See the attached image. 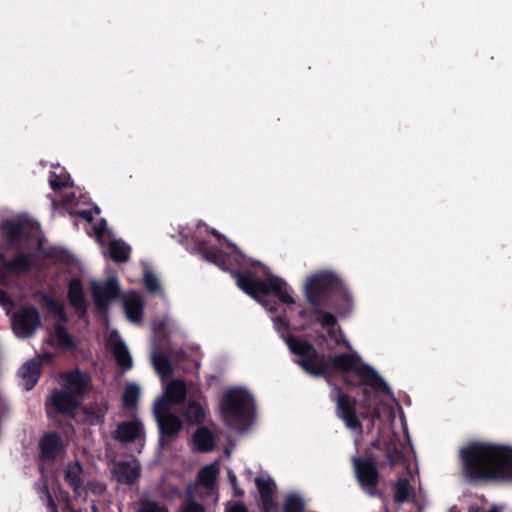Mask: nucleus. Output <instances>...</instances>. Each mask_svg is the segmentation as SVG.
Wrapping results in <instances>:
<instances>
[{
    "instance_id": "052dcab7",
    "label": "nucleus",
    "mask_w": 512,
    "mask_h": 512,
    "mask_svg": "<svg viewBox=\"0 0 512 512\" xmlns=\"http://www.w3.org/2000/svg\"><path fill=\"white\" fill-rule=\"evenodd\" d=\"M47 491H50L49 487L46 483H44L43 486L41 487V493L44 494L45 497H47Z\"/></svg>"
},
{
    "instance_id": "e2e57ef3",
    "label": "nucleus",
    "mask_w": 512,
    "mask_h": 512,
    "mask_svg": "<svg viewBox=\"0 0 512 512\" xmlns=\"http://www.w3.org/2000/svg\"><path fill=\"white\" fill-rule=\"evenodd\" d=\"M486 512H501L497 506H493L491 509H489Z\"/></svg>"
},
{
    "instance_id": "5fc2aeb1",
    "label": "nucleus",
    "mask_w": 512,
    "mask_h": 512,
    "mask_svg": "<svg viewBox=\"0 0 512 512\" xmlns=\"http://www.w3.org/2000/svg\"><path fill=\"white\" fill-rule=\"evenodd\" d=\"M228 476H229V480H230L231 485L235 489V494L238 495V496L243 495V491H238L237 490V487H236V485H237V477L232 472H229Z\"/></svg>"
},
{
    "instance_id": "473e14b6",
    "label": "nucleus",
    "mask_w": 512,
    "mask_h": 512,
    "mask_svg": "<svg viewBox=\"0 0 512 512\" xmlns=\"http://www.w3.org/2000/svg\"><path fill=\"white\" fill-rule=\"evenodd\" d=\"M140 396V388L136 384H127L123 395L122 403L126 409L136 408Z\"/></svg>"
},
{
    "instance_id": "f257e3e1",
    "label": "nucleus",
    "mask_w": 512,
    "mask_h": 512,
    "mask_svg": "<svg viewBox=\"0 0 512 512\" xmlns=\"http://www.w3.org/2000/svg\"><path fill=\"white\" fill-rule=\"evenodd\" d=\"M285 342L296 357V363L301 369L313 377H326L330 383V372L336 370L344 374L343 381L347 387H357L348 374L353 372L359 379V385L370 386L375 391L392 396L393 393L388 384L370 365L361 362L360 356L354 353H339L335 355L320 354L307 340L301 337L288 335Z\"/></svg>"
},
{
    "instance_id": "79ce46f5",
    "label": "nucleus",
    "mask_w": 512,
    "mask_h": 512,
    "mask_svg": "<svg viewBox=\"0 0 512 512\" xmlns=\"http://www.w3.org/2000/svg\"><path fill=\"white\" fill-rule=\"evenodd\" d=\"M137 512H169L168 508L155 500H143Z\"/></svg>"
},
{
    "instance_id": "c85d7f7f",
    "label": "nucleus",
    "mask_w": 512,
    "mask_h": 512,
    "mask_svg": "<svg viewBox=\"0 0 512 512\" xmlns=\"http://www.w3.org/2000/svg\"><path fill=\"white\" fill-rule=\"evenodd\" d=\"M108 411L107 403H95L85 408L84 414L90 425H101L104 423Z\"/></svg>"
},
{
    "instance_id": "393cba45",
    "label": "nucleus",
    "mask_w": 512,
    "mask_h": 512,
    "mask_svg": "<svg viewBox=\"0 0 512 512\" xmlns=\"http://www.w3.org/2000/svg\"><path fill=\"white\" fill-rule=\"evenodd\" d=\"M108 251L115 263H125L130 259L131 247L121 239L111 240Z\"/></svg>"
},
{
    "instance_id": "13d9d810",
    "label": "nucleus",
    "mask_w": 512,
    "mask_h": 512,
    "mask_svg": "<svg viewBox=\"0 0 512 512\" xmlns=\"http://www.w3.org/2000/svg\"><path fill=\"white\" fill-rule=\"evenodd\" d=\"M56 317L63 323L68 321V316L65 309L61 311L58 315H56Z\"/></svg>"
},
{
    "instance_id": "aec40b11",
    "label": "nucleus",
    "mask_w": 512,
    "mask_h": 512,
    "mask_svg": "<svg viewBox=\"0 0 512 512\" xmlns=\"http://www.w3.org/2000/svg\"><path fill=\"white\" fill-rule=\"evenodd\" d=\"M198 253L208 262L219 266L223 270H229L227 267V259L229 256L216 247H210L205 240H199L195 243Z\"/></svg>"
},
{
    "instance_id": "4c0bfd02",
    "label": "nucleus",
    "mask_w": 512,
    "mask_h": 512,
    "mask_svg": "<svg viewBox=\"0 0 512 512\" xmlns=\"http://www.w3.org/2000/svg\"><path fill=\"white\" fill-rule=\"evenodd\" d=\"M153 364L160 374L167 375L172 372L171 361L165 354H155L153 356Z\"/></svg>"
},
{
    "instance_id": "0e129e2a",
    "label": "nucleus",
    "mask_w": 512,
    "mask_h": 512,
    "mask_svg": "<svg viewBox=\"0 0 512 512\" xmlns=\"http://www.w3.org/2000/svg\"><path fill=\"white\" fill-rule=\"evenodd\" d=\"M373 417H374V418H379V417H380V413H379V411H378V410H374V411H373Z\"/></svg>"
},
{
    "instance_id": "864d4df0",
    "label": "nucleus",
    "mask_w": 512,
    "mask_h": 512,
    "mask_svg": "<svg viewBox=\"0 0 512 512\" xmlns=\"http://www.w3.org/2000/svg\"><path fill=\"white\" fill-rule=\"evenodd\" d=\"M289 319L286 317V315H283V316H278L276 319H275V324L277 326H281L283 328H288L289 327Z\"/></svg>"
},
{
    "instance_id": "338daca9",
    "label": "nucleus",
    "mask_w": 512,
    "mask_h": 512,
    "mask_svg": "<svg viewBox=\"0 0 512 512\" xmlns=\"http://www.w3.org/2000/svg\"><path fill=\"white\" fill-rule=\"evenodd\" d=\"M49 512H58V508H54L52 510H49Z\"/></svg>"
},
{
    "instance_id": "f704fd0d",
    "label": "nucleus",
    "mask_w": 512,
    "mask_h": 512,
    "mask_svg": "<svg viewBox=\"0 0 512 512\" xmlns=\"http://www.w3.org/2000/svg\"><path fill=\"white\" fill-rule=\"evenodd\" d=\"M283 512H305V503L302 497L294 493L287 495Z\"/></svg>"
},
{
    "instance_id": "e433bc0d",
    "label": "nucleus",
    "mask_w": 512,
    "mask_h": 512,
    "mask_svg": "<svg viewBox=\"0 0 512 512\" xmlns=\"http://www.w3.org/2000/svg\"><path fill=\"white\" fill-rule=\"evenodd\" d=\"M171 402L166 396L159 397L153 405V414L158 421L159 419L165 418L167 415H173L170 412Z\"/></svg>"
},
{
    "instance_id": "5701e85b",
    "label": "nucleus",
    "mask_w": 512,
    "mask_h": 512,
    "mask_svg": "<svg viewBox=\"0 0 512 512\" xmlns=\"http://www.w3.org/2000/svg\"><path fill=\"white\" fill-rule=\"evenodd\" d=\"M82 474L83 467L79 461L68 463L64 473V480L76 495H80V491L83 487Z\"/></svg>"
},
{
    "instance_id": "0eeeda50",
    "label": "nucleus",
    "mask_w": 512,
    "mask_h": 512,
    "mask_svg": "<svg viewBox=\"0 0 512 512\" xmlns=\"http://www.w3.org/2000/svg\"><path fill=\"white\" fill-rule=\"evenodd\" d=\"M332 398L336 401V415L344 421L346 427L362 431V423L356 410L357 400L344 393L336 384H333Z\"/></svg>"
},
{
    "instance_id": "de8ad7c7",
    "label": "nucleus",
    "mask_w": 512,
    "mask_h": 512,
    "mask_svg": "<svg viewBox=\"0 0 512 512\" xmlns=\"http://www.w3.org/2000/svg\"><path fill=\"white\" fill-rule=\"evenodd\" d=\"M107 230V222L105 219H100L95 225H94V233L97 237H103L105 232Z\"/></svg>"
},
{
    "instance_id": "1a4fd4ad",
    "label": "nucleus",
    "mask_w": 512,
    "mask_h": 512,
    "mask_svg": "<svg viewBox=\"0 0 512 512\" xmlns=\"http://www.w3.org/2000/svg\"><path fill=\"white\" fill-rule=\"evenodd\" d=\"M81 403V399H77L70 391L62 388L52 391L45 402V406L48 415H50V410L53 409L56 414L72 417Z\"/></svg>"
},
{
    "instance_id": "b1692460",
    "label": "nucleus",
    "mask_w": 512,
    "mask_h": 512,
    "mask_svg": "<svg viewBox=\"0 0 512 512\" xmlns=\"http://www.w3.org/2000/svg\"><path fill=\"white\" fill-rule=\"evenodd\" d=\"M195 449L201 453L211 452L215 447V437L205 426L196 429L192 436Z\"/></svg>"
},
{
    "instance_id": "ea45409f",
    "label": "nucleus",
    "mask_w": 512,
    "mask_h": 512,
    "mask_svg": "<svg viewBox=\"0 0 512 512\" xmlns=\"http://www.w3.org/2000/svg\"><path fill=\"white\" fill-rule=\"evenodd\" d=\"M39 300L45 304L48 310L55 316L65 309L62 303L47 293H39Z\"/></svg>"
},
{
    "instance_id": "2eb2a0df",
    "label": "nucleus",
    "mask_w": 512,
    "mask_h": 512,
    "mask_svg": "<svg viewBox=\"0 0 512 512\" xmlns=\"http://www.w3.org/2000/svg\"><path fill=\"white\" fill-rule=\"evenodd\" d=\"M112 473L118 483L133 485L141 476V467L138 463L118 461L115 463Z\"/></svg>"
},
{
    "instance_id": "c756f323",
    "label": "nucleus",
    "mask_w": 512,
    "mask_h": 512,
    "mask_svg": "<svg viewBox=\"0 0 512 512\" xmlns=\"http://www.w3.org/2000/svg\"><path fill=\"white\" fill-rule=\"evenodd\" d=\"M4 227L8 243L11 246L19 244L23 239L24 225L17 221H6Z\"/></svg>"
},
{
    "instance_id": "4be33fe9",
    "label": "nucleus",
    "mask_w": 512,
    "mask_h": 512,
    "mask_svg": "<svg viewBox=\"0 0 512 512\" xmlns=\"http://www.w3.org/2000/svg\"><path fill=\"white\" fill-rule=\"evenodd\" d=\"M19 375L25 382V389L27 391L33 389L41 375V362L37 359L28 360L19 369Z\"/></svg>"
},
{
    "instance_id": "c9c22d12",
    "label": "nucleus",
    "mask_w": 512,
    "mask_h": 512,
    "mask_svg": "<svg viewBox=\"0 0 512 512\" xmlns=\"http://www.w3.org/2000/svg\"><path fill=\"white\" fill-rule=\"evenodd\" d=\"M143 285L151 294H163L158 277L151 271L146 270L143 275Z\"/></svg>"
},
{
    "instance_id": "4d7b16f0",
    "label": "nucleus",
    "mask_w": 512,
    "mask_h": 512,
    "mask_svg": "<svg viewBox=\"0 0 512 512\" xmlns=\"http://www.w3.org/2000/svg\"><path fill=\"white\" fill-rule=\"evenodd\" d=\"M46 500H47V507L49 510L57 508V505H56L54 498H53L52 494L50 493V491H47Z\"/></svg>"
},
{
    "instance_id": "412c9836",
    "label": "nucleus",
    "mask_w": 512,
    "mask_h": 512,
    "mask_svg": "<svg viewBox=\"0 0 512 512\" xmlns=\"http://www.w3.org/2000/svg\"><path fill=\"white\" fill-rule=\"evenodd\" d=\"M205 400L189 399L183 410V416L190 425H200L205 421L206 408Z\"/></svg>"
},
{
    "instance_id": "c03bdc74",
    "label": "nucleus",
    "mask_w": 512,
    "mask_h": 512,
    "mask_svg": "<svg viewBox=\"0 0 512 512\" xmlns=\"http://www.w3.org/2000/svg\"><path fill=\"white\" fill-rule=\"evenodd\" d=\"M49 184L54 191H58L70 185L69 177H67L66 175L60 176L57 175L55 172H52L49 177Z\"/></svg>"
},
{
    "instance_id": "f03ea898",
    "label": "nucleus",
    "mask_w": 512,
    "mask_h": 512,
    "mask_svg": "<svg viewBox=\"0 0 512 512\" xmlns=\"http://www.w3.org/2000/svg\"><path fill=\"white\" fill-rule=\"evenodd\" d=\"M462 473L469 483L512 481V449L472 442L460 450Z\"/></svg>"
},
{
    "instance_id": "f8f14e48",
    "label": "nucleus",
    "mask_w": 512,
    "mask_h": 512,
    "mask_svg": "<svg viewBox=\"0 0 512 512\" xmlns=\"http://www.w3.org/2000/svg\"><path fill=\"white\" fill-rule=\"evenodd\" d=\"M157 422L159 430V446L164 449L178 437L183 428V423L176 415H167L165 418L159 419Z\"/></svg>"
},
{
    "instance_id": "09e8293b",
    "label": "nucleus",
    "mask_w": 512,
    "mask_h": 512,
    "mask_svg": "<svg viewBox=\"0 0 512 512\" xmlns=\"http://www.w3.org/2000/svg\"><path fill=\"white\" fill-rule=\"evenodd\" d=\"M357 384H359V382H358ZM357 386H360V385H357ZM363 386H364V388H363V390H362V394H363V405H364L367 409H369V408H371V406H372V401H371V392H370V389H369V388H370V386H365V385H363ZM371 389H373V388L371 387Z\"/></svg>"
},
{
    "instance_id": "7ed1b4c3",
    "label": "nucleus",
    "mask_w": 512,
    "mask_h": 512,
    "mask_svg": "<svg viewBox=\"0 0 512 512\" xmlns=\"http://www.w3.org/2000/svg\"><path fill=\"white\" fill-rule=\"evenodd\" d=\"M304 295L315 314L318 310L331 307L340 317H346L353 310L350 291L339 275L331 271L311 275L306 281Z\"/></svg>"
},
{
    "instance_id": "69168bd1",
    "label": "nucleus",
    "mask_w": 512,
    "mask_h": 512,
    "mask_svg": "<svg viewBox=\"0 0 512 512\" xmlns=\"http://www.w3.org/2000/svg\"><path fill=\"white\" fill-rule=\"evenodd\" d=\"M94 210H95V213H96V214H99V213H100V209H99V207L95 206V207H94Z\"/></svg>"
},
{
    "instance_id": "bf43d9fd",
    "label": "nucleus",
    "mask_w": 512,
    "mask_h": 512,
    "mask_svg": "<svg viewBox=\"0 0 512 512\" xmlns=\"http://www.w3.org/2000/svg\"><path fill=\"white\" fill-rule=\"evenodd\" d=\"M8 300H9L8 295L5 292L0 291V302L5 303V301H8Z\"/></svg>"
},
{
    "instance_id": "58836bf2",
    "label": "nucleus",
    "mask_w": 512,
    "mask_h": 512,
    "mask_svg": "<svg viewBox=\"0 0 512 512\" xmlns=\"http://www.w3.org/2000/svg\"><path fill=\"white\" fill-rule=\"evenodd\" d=\"M39 300L45 304L48 310L55 316L65 309L62 303L47 293H39Z\"/></svg>"
},
{
    "instance_id": "6ab92c4d",
    "label": "nucleus",
    "mask_w": 512,
    "mask_h": 512,
    "mask_svg": "<svg viewBox=\"0 0 512 512\" xmlns=\"http://www.w3.org/2000/svg\"><path fill=\"white\" fill-rule=\"evenodd\" d=\"M126 317L133 323H141L144 314V301L137 292L127 294L123 300Z\"/></svg>"
},
{
    "instance_id": "680f3d73",
    "label": "nucleus",
    "mask_w": 512,
    "mask_h": 512,
    "mask_svg": "<svg viewBox=\"0 0 512 512\" xmlns=\"http://www.w3.org/2000/svg\"><path fill=\"white\" fill-rule=\"evenodd\" d=\"M319 339L321 342H326L327 341V336L325 334H320L319 335Z\"/></svg>"
},
{
    "instance_id": "a878e982",
    "label": "nucleus",
    "mask_w": 512,
    "mask_h": 512,
    "mask_svg": "<svg viewBox=\"0 0 512 512\" xmlns=\"http://www.w3.org/2000/svg\"><path fill=\"white\" fill-rule=\"evenodd\" d=\"M166 397L175 405L182 404L187 397V387L182 380L171 381L166 388Z\"/></svg>"
},
{
    "instance_id": "bb28decb",
    "label": "nucleus",
    "mask_w": 512,
    "mask_h": 512,
    "mask_svg": "<svg viewBox=\"0 0 512 512\" xmlns=\"http://www.w3.org/2000/svg\"><path fill=\"white\" fill-rule=\"evenodd\" d=\"M112 351L117 365L123 371H127L132 368V357L127 346L122 340H118L117 342L114 343Z\"/></svg>"
},
{
    "instance_id": "3c124183",
    "label": "nucleus",
    "mask_w": 512,
    "mask_h": 512,
    "mask_svg": "<svg viewBox=\"0 0 512 512\" xmlns=\"http://www.w3.org/2000/svg\"><path fill=\"white\" fill-rule=\"evenodd\" d=\"M226 512H249V511L243 503L238 502V503H235L234 505H232L229 509H227Z\"/></svg>"
},
{
    "instance_id": "cd10ccee",
    "label": "nucleus",
    "mask_w": 512,
    "mask_h": 512,
    "mask_svg": "<svg viewBox=\"0 0 512 512\" xmlns=\"http://www.w3.org/2000/svg\"><path fill=\"white\" fill-rule=\"evenodd\" d=\"M34 257L30 253H17L9 263V271L14 273H27L32 269Z\"/></svg>"
},
{
    "instance_id": "4468645a",
    "label": "nucleus",
    "mask_w": 512,
    "mask_h": 512,
    "mask_svg": "<svg viewBox=\"0 0 512 512\" xmlns=\"http://www.w3.org/2000/svg\"><path fill=\"white\" fill-rule=\"evenodd\" d=\"M145 435L144 426L139 419L119 423L114 438L122 443H131Z\"/></svg>"
},
{
    "instance_id": "20e7f679",
    "label": "nucleus",
    "mask_w": 512,
    "mask_h": 512,
    "mask_svg": "<svg viewBox=\"0 0 512 512\" xmlns=\"http://www.w3.org/2000/svg\"><path fill=\"white\" fill-rule=\"evenodd\" d=\"M372 449L383 452L391 468L402 461L403 453L394 440L376 439L371 442L370 448L366 449L364 457H352L355 476L359 485L368 495L376 496L380 483L378 465L383 466L384 463L380 462L379 457Z\"/></svg>"
},
{
    "instance_id": "8fccbe9b",
    "label": "nucleus",
    "mask_w": 512,
    "mask_h": 512,
    "mask_svg": "<svg viewBox=\"0 0 512 512\" xmlns=\"http://www.w3.org/2000/svg\"><path fill=\"white\" fill-rule=\"evenodd\" d=\"M73 215H76L78 217H81L82 219L86 220L87 222H92L94 217L91 210H78L73 213Z\"/></svg>"
},
{
    "instance_id": "2f4dec72",
    "label": "nucleus",
    "mask_w": 512,
    "mask_h": 512,
    "mask_svg": "<svg viewBox=\"0 0 512 512\" xmlns=\"http://www.w3.org/2000/svg\"><path fill=\"white\" fill-rule=\"evenodd\" d=\"M54 336L56 338L57 345L60 348L67 350L74 348V337L67 331L65 326L62 325L61 323H56L54 325Z\"/></svg>"
},
{
    "instance_id": "a211bd4d",
    "label": "nucleus",
    "mask_w": 512,
    "mask_h": 512,
    "mask_svg": "<svg viewBox=\"0 0 512 512\" xmlns=\"http://www.w3.org/2000/svg\"><path fill=\"white\" fill-rule=\"evenodd\" d=\"M69 304L74 308L79 318H83L87 313V305L84 296L83 285L80 279L72 278L68 284Z\"/></svg>"
},
{
    "instance_id": "a19ab883",
    "label": "nucleus",
    "mask_w": 512,
    "mask_h": 512,
    "mask_svg": "<svg viewBox=\"0 0 512 512\" xmlns=\"http://www.w3.org/2000/svg\"><path fill=\"white\" fill-rule=\"evenodd\" d=\"M39 300L45 304L48 310L55 316L65 309L62 303L47 293H39Z\"/></svg>"
},
{
    "instance_id": "49530a36",
    "label": "nucleus",
    "mask_w": 512,
    "mask_h": 512,
    "mask_svg": "<svg viewBox=\"0 0 512 512\" xmlns=\"http://www.w3.org/2000/svg\"><path fill=\"white\" fill-rule=\"evenodd\" d=\"M300 318L304 319L306 322L302 324V329L310 328L316 322V314L313 311V307L311 309H301L298 312Z\"/></svg>"
},
{
    "instance_id": "9b49d317",
    "label": "nucleus",
    "mask_w": 512,
    "mask_h": 512,
    "mask_svg": "<svg viewBox=\"0 0 512 512\" xmlns=\"http://www.w3.org/2000/svg\"><path fill=\"white\" fill-rule=\"evenodd\" d=\"M61 379L62 388L70 391L77 399H81V402L92 388L91 376L79 368L62 373Z\"/></svg>"
},
{
    "instance_id": "f3484780",
    "label": "nucleus",
    "mask_w": 512,
    "mask_h": 512,
    "mask_svg": "<svg viewBox=\"0 0 512 512\" xmlns=\"http://www.w3.org/2000/svg\"><path fill=\"white\" fill-rule=\"evenodd\" d=\"M63 450V442L59 434L50 432L44 434L39 441L41 458L46 461H53Z\"/></svg>"
},
{
    "instance_id": "37998d69",
    "label": "nucleus",
    "mask_w": 512,
    "mask_h": 512,
    "mask_svg": "<svg viewBox=\"0 0 512 512\" xmlns=\"http://www.w3.org/2000/svg\"><path fill=\"white\" fill-rule=\"evenodd\" d=\"M209 233L211 235H213L221 244L225 243L227 248H229L233 252H235L233 255V258L236 262L240 261V259L242 258V255L236 251L237 248L233 243H231L228 239H226V237L224 235H222L219 231H217L214 228L209 229Z\"/></svg>"
},
{
    "instance_id": "6e6d98bb",
    "label": "nucleus",
    "mask_w": 512,
    "mask_h": 512,
    "mask_svg": "<svg viewBox=\"0 0 512 512\" xmlns=\"http://www.w3.org/2000/svg\"><path fill=\"white\" fill-rule=\"evenodd\" d=\"M9 263L10 261L7 260L6 256L0 252V269L9 271Z\"/></svg>"
},
{
    "instance_id": "603ef678",
    "label": "nucleus",
    "mask_w": 512,
    "mask_h": 512,
    "mask_svg": "<svg viewBox=\"0 0 512 512\" xmlns=\"http://www.w3.org/2000/svg\"><path fill=\"white\" fill-rule=\"evenodd\" d=\"M61 498L64 501V509L65 510H72V505L69 497V493L67 491H61L60 492Z\"/></svg>"
},
{
    "instance_id": "9d476101",
    "label": "nucleus",
    "mask_w": 512,
    "mask_h": 512,
    "mask_svg": "<svg viewBox=\"0 0 512 512\" xmlns=\"http://www.w3.org/2000/svg\"><path fill=\"white\" fill-rule=\"evenodd\" d=\"M91 293L96 308L107 312L110 302L120 297L121 289L116 277H109L105 282H92Z\"/></svg>"
},
{
    "instance_id": "7c9ffc66",
    "label": "nucleus",
    "mask_w": 512,
    "mask_h": 512,
    "mask_svg": "<svg viewBox=\"0 0 512 512\" xmlns=\"http://www.w3.org/2000/svg\"><path fill=\"white\" fill-rule=\"evenodd\" d=\"M218 473L219 470L214 464L204 466L198 472L197 479L199 484L207 489L213 488L216 484Z\"/></svg>"
},
{
    "instance_id": "ddd939ff",
    "label": "nucleus",
    "mask_w": 512,
    "mask_h": 512,
    "mask_svg": "<svg viewBox=\"0 0 512 512\" xmlns=\"http://www.w3.org/2000/svg\"><path fill=\"white\" fill-rule=\"evenodd\" d=\"M316 323L327 331V336L334 341L336 346L341 345L342 343L349 346L348 341L345 340L341 327L338 326V321L334 314L325 310H318V313L316 314Z\"/></svg>"
},
{
    "instance_id": "423d86ee",
    "label": "nucleus",
    "mask_w": 512,
    "mask_h": 512,
    "mask_svg": "<svg viewBox=\"0 0 512 512\" xmlns=\"http://www.w3.org/2000/svg\"><path fill=\"white\" fill-rule=\"evenodd\" d=\"M233 276L236 279L238 287L251 296L252 298L260 301L269 310H274L275 307L268 306V302L260 300V298L268 295L277 297L282 303L287 305L295 304L291 295V288L287 283L278 277H269L267 279L255 278L250 272L234 271Z\"/></svg>"
},
{
    "instance_id": "72a5a7b5",
    "label": "nucleus",
    "mask_w": 512,
    "mask_h": 512,
    "mask_svg": "<svg viewBox=\"0 0 512 512\" xmlns=\"http://www.w3.org/2000/svg\"><path fill=\"white\" fill-rule=\"evenodd\" d=\"M411 487L407 478H400L394 485V501L402 504L409 499Z\"/></svg>"
},
{
    "instance_id": "dca6fc26",
    "label": "nucleus",
    "mask_w": 512,
    "mask_h": 512,
    "mask_svg": "<svg viewBox=\"0 0 512 512\" xmlns=\"http://www.w3.org/2000/svg\"><path fill=\"white\" fill-rule=\"evenodd\" d=\"M255 485L260 495V501L263 512H274L277 509V505L274 501V493L276 485L271 478H255Z\"/></svg>"
},
{
    "instance_id": "6e6552de",
    "label": "nucleus",
    "mask_w": 512,
    "mask_h": 512,
    "mask_svg": "<svg viewBox=\"0 0 512 512\" xmlns=\"http://www.w3.org/2000/svg\"><path fill=\"white\" fill-rule=\"evenodd\" d=\"M12 325L17 336L31 337L41 326V317L37 308L33 305H25L18 309L12 318Z\"/></svg>"
},
{
    "instance_id": "774afa93",
    "label": "nucleus",
    "mask_w": 512,
    "mask_h": 512,
    "mask_svg": "<svg viewBox=\"0 0 512 512\" xmlns=\"http://www.w3.org/2000/svg\"><path fill=\"white\" fill-rule=\"evenodd\" d=\"M473 512H480V508L473 509Z\"/></svg>"
},
{
    "instance_id": "39448f33",
    "label": "nucleus",
    "mask_w": 512,
    "mask_h": 512,
    "mask_svg": "<svg viewBox=\"0 0 512 512\" xmlns=\"http://www.w3.org/2000/svg\"><path fill=\"white\" fill-rule=\"evenodd\" d=\"M254 399L241 387L227 389L220 400L219 410L225 424L238 431L246 430L253 422Z\"/></svg>"
},
{
    "instance_id": "a18cd8bd",
    "label": "nucleus",
    "mask_w": 512,
    "mask_h": 512,
    "mask_svg": "<svg viewBox=\"0 0 512 512\" xmlns=\"http://www.w3.org/2000/svg\"><path fill=\"white\" fill-rule=\"evenodd\" d=\"M178 512H206L205 507L188 497L180 506Z\"/></svg>"
}]
</instances>
